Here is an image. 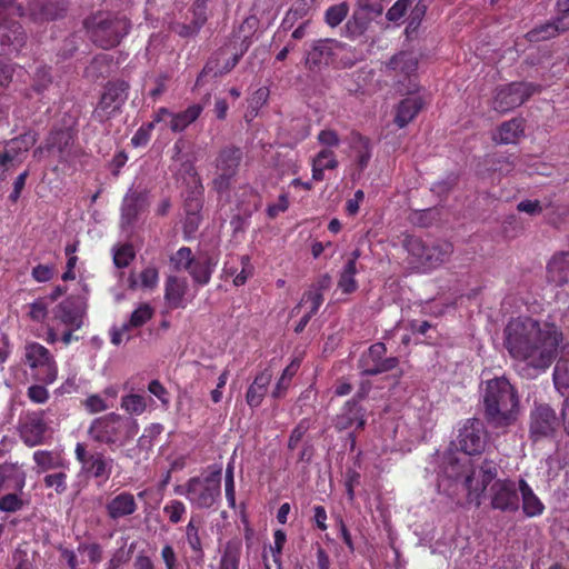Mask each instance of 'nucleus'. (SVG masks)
I'll use <instances>...</instances> for the list:
<instances>
[{"label":"nucleus","mask_w":569,"mask_h":569,"mask_svg":"<svg viewBox=\"0 0 569 569\" xmlns=\"http://www.w3.org/2000/svg\"><path fill=\"white\" fill-rule=\"evenodd\" d=\"M352 150L355 152V164L359 172L363 171L370 161L371 158V148L369 140L357 136L353 138Z\"/></svg>","instance_id":"nucleus-36"},{"label":"nucleus","mask_w":569,"mask_h":569,"mask_svg":"<svg viewBox=\"0 0 569 569\" xmlns=\"http://www.w3.org/2000/svg\"><path fill=\"white\" fill-rule=\"evenodd\" d=\"M365 423L363 409L355 400L346 402L335 421L338 430L361 429Z\"/></svg>","instance_id":"nucleus-22"},{"label":"nucleus","mask_w":569,"mask_h":569,"mask_svg":"<svg viewBox=\"0 0 569 569\" xmlns=\"http://www.w3.org/2000/svg\"><path fill=\"white\" fill-rule=\"evenodd\" d=\"M349 7L346 2L330 7L325 14V20L330 27H337L347 17Z\"/></svg>","instance_id":"nucleus-46"},{"label":"nucleus","mask_w":569,"mask_h":569,"mask_svg":"<svg viewBox=\"0 0 569 569\" xmlns=\"http://www.w3.org/2000/svg\"><path fill=\"white\" fill-rule=\"evenodd\" d=\"M44 483L49 488H54L57 492L61 493L67 489V476L63 472L48 475L44 478Z\"/></svg>","instance_id":"nucleus-57"},{"label":"nucleus","mask_w":569,"mask_h":569,"mask_svg":"<svg viewBox=\"0 0 569 569\" xmlns=\"http://www.w3.org/2000/svg\"><path fill=\"white\" fill-rule=\"evenodd\" d=\"M220 475L221 470L218 469L204 478L193 477L184 487L179 486L174 491L186 496L198 508H210L220 497Z\"/></svg>","instance_id":"nucleus-8"},{"label":"nucleus","mask_w":569,"mask_h":569,"mask_svg":"<svg viewBox=\"0 0 569 569\" xmlns=\"http://www.w3.org/2000/svg\"><path fill=\"white\" fill-rule=\"evenodd\" d=\"M387 68L396 74H403L410 78L418 68V56L409 51L399 52L390 59Z\"/></svg>","instance_id":"nucleus-30"},{"label":"nucleus","mask_w":569,"mask_h":569,"mask_svg":"<svg viewBox=\"0 0 569 569\" xmlns=\"http://www.w3.org/2000/svg\"><path fill=\"white\" fill-rule=\"evenodd\" d=\"M83 406L88 412L98 413L111 408L112 403H109L100 395H91L83 401Z\"/></svg>","instance_id":"nucleus-52"},{"label":"nucleus","mask_w":569,"mask_h":569,"mask_svg":"<svg viewBox=\"0 0 569 569\" xmlns=\"http://www.w3.org/2000/svg\"><path fill=\"white\" fill-rule=\"evenodd\" d=\"M159 274L154 267H147L138 276L131 274L129 278V286L132 289H151L158 283Z\"/></svg>","instance_id":"nucleus-37"},{"label":"nucleus","mask_w":569,"mask_h":569,"mask_svg":"<svg viewBox=\"0 0 569 569\" xmlns=\"http://www.w3.org/2000/svg\"><path fill=\"white\" fill-rule=\"evenodd\" d=\"M519 495L521 496L522 512L529 517H539L545 511V505L533 492L532 488L525 479H519Z\"/></svg>","instance_id":"nucleus-26"},{"label":"nucleus","mask_w":569,"mask_h":569,"mask_svg":"<svg viewBox=\"0 0 569 569\" xmlns=\"http://www.w3.org/2000/svg\"><path fill=\"white\" fill-rule=\"evenodd\" d=\"M79 551L86 553L92 563H98L102 560V548L98 543L80 545Z\"/></svg>","instance_id":"nucleus-58"},{"label":"nucleus","mask_w":569,"mask_h":569,"mask_svg":"<svg viewBox=\"0 0 569 569\" xmlns=\"http://www.w3.org/2000/svg\"><path fill=\"white\" fill-rule=\"evenodd\" d=\"M186 506L179 500H171L163 507V512L168 516L172 523H178L182 520L186 513Z\"/></svg>","instance_id":"nucleus-51"},{"label":"nucleus","mask_w":569,"mask_h":569,"mask_svg":"<svg viewBox=\"0 0 569 569\" xmlns=\"http://www.w3.org/2000/svg\"><path fill=\"white\" fill-rule=\"evenodd\" d=\"M153 309L148 303L140 305L130 316L127 325L130 328H139L151 319Z\"/></svg>","instance_id":"nucleus-45"},{"label":"nucleus","mask_w":569,"mask_h":569,"mask_svg":"<svg viewBox=\"0 0 569 569\" xmlns=\"http://www.w3.org/2000/svg\"><path fill=\"white\" fill-rule=\"evenodd\" d=\"M201 111L202 107L199 104L190 106L179 113H172L167 108H160L154 114V122L168 126L173 132H180L196 121Z\"/></svg>","instance_id":"nucleus-18"},{"label":"nucleus","mask_w":569,"mask_h":569,"mask_svg":"<svg viewBox=\"0 0 569 569\" xmlns=\"http://www.w3.org/2000/svg\"><path fill=\"white\" fill-rule=\"evenodd\" d=\"M137 214V199L133 194H127L122 204V218L130 222Z\"/></svg>","instance_id":"nucleus-61"},{"label":"nucleus","mask_w":569,"mask_h":569,"mask_svg":"<svg viewBox=\"0 0 569 569\" xmlns=\"http://www.w3.org/2000/svg\"><path fill=\"white\" fill-rule=\"evenodd\" d=\"M12 562L16 569H32V559L28 550L24 548H17L12 556Z\"/></svg>","instance_id":"nucleus-53"},{"label":"nucleus","mask_w":569,"mask_h":569,"mask_svg":"<svg viewBox=\"0 0 569 569\" xmlns=\"http://www.w3.org/2000/svg\"><path fill=\"white\" fill-rule=\"evenodd\" d=\"M164 299L172 309L186 308L191 300L187 279L178 276L168 277L164 286Z\"/></svg>","instance_id":"nucleus-20"},{"label":"nucleus","mask_w":569,"mask_h":569,"mask_svg":"<svg viewBox=\"0 0 569 569\" xmlns=\"http://www.w3.org/2000/svg\"><path fill=\"white\" fill-rule=\"evenodd\" d=\"M73 136L70 129H61L51 133L46 149L48 152L57 150L59 157L63 159L67 148L72 143Z\"/></svg>","instance_id":"nucleus-35"},{"label":"nucleus","mask_w":569,"mask_h":569,"mask_svg":"<svg viewBox=\"0 0 569 569\" xmlns=\"http://www.w3.org/2000/svg\"><path fill=\"white\" fill-rule=\"evenodd\" d=\"M23 491H6L0 493V511L17 512L24 506Z\"/></svg>","instance_id":"nucleus-41"},{"label":"nucleus","mask_w":569,"mask_h":569,"mask_svg":"<svg viewBox=\"0 0 569 569\" xmlns=\"http://www.w3.org/2000/svg\"><path fill=\"white\" fill-rule=\"evenodd\" d=\"M90 38L103 49L112 48L128 33L130 23L126 17L99 12L86 21Z\"/></svg>","instance_id":"nucleus-5"},{"label":"nucleus","mask_w":569,"mask_h":569,"mask_svg":"<svg viewBox=\"0 0 569 569\" xmlns=\"http://www.w3.org/2000/svg\"><path fill=\"white\" fill-rule=\"evenodd\" d=\"M547 279L556 286H562L569 279V253L555 254L547 266Z\"/></svg>","instance_id":"nucleus-28"},{"label":"nucleus","mask_w":569,"mask_h":569,"mask_svg":"<svg viewBox=\"0 0 569 569\" xmlns=\"http://www.w3.org/2000/svg\"><path fill=\"white\" fill-rule=\"evenodd\" d=\"M76 458L81 465V472L107 481L110 478L113 460L102 452H88L86 446L78 442L74 449Z\"/></svg>","instance_id":"nucleus-12"},{"label":"nucleus","mask_w":569,"mask_h":569,"mask_svg":"<svg viewBox=\"0 0 569 569\" xmlns=\"http://www.w3.org/2000/svg\"><path fill=\"white\" fill-rule=\"evenodd\" d=\"M37 141L36 134L33 132H27L21 134L12 140H10L6 147L4 151L16 161L20 162L21 154L27 152L31 147L34 146Z\"/></svg>","instance_id":"nucleus-33"},{"label":"nucleus","mask_w":569,"mask_h":569,"mask_svg":"<svg viewBox=\"0 0 569 569\" xmlns=\"http://www.w3.org/2000/svg\"><path fill=\"white\" fill-rule=\"evenodd\" d=\"M26 486V472L17 463H3L0 466V493L6 491H23Z\"/></svg>","instance_id":"nucleus-23"},{"label":"nucleus","mask_w":569,"mask_h":569,"mask_svg":"<svg viewBox=\"0 0 569 569\" xmlns=\"http://www.w3.org/2000/svg\"><path fill=\"white\" fill-rule=\"evenodd\" d=\"M121 408L130 415H141L147 409V399L141 395H127L121 399Z\"/></svg>","instance_id":"nucleus-43"},{"label":"nucleus","mask_w":569,"mask_h":569,"mask_svg":"<svg viewBox=\"0 0 569 569\" xmlns=\"http://www.w3.org/2000/svg\"><path fill=\"white\" fill-rule=\"evenodd\" d=\"M338 161L335 157L333 151L329 149H322L311 160L312 167V179L315 181H321L325 178V170L336 169Z\"/></svg>","instance_id":"nucleus-32"},{"label":"nucleus","mask_w":569,"mask_h":569,"mask_svg":"<svg viewBox=\"0 0 569 569\" xmlns=\"http://www.w3.org/2000/svg\"><path fill=\"white\" fill-rule=\"evenodd\" d=\"M127 99L124 83H109L94 110L96 116L106 120L114 114Z\"/></svg>","instance_id":"nucleus-17"},{"label":"nucleus","mask_w":569,"mask_h":569,"mask_svg":"<svg viewBox=\"0 0 569 569\" xmlns=\"http://www.w3.org/2000/svg\"><path fill=\"white\" fill-rule=\"evenodd\" d=\"M82 326V313L70 300H64L52 309L47 322V341L54 343L62 328L79 329Z\"/></svg>","instance_id":"nucleus-11"},{"label":"nucleus","mask_w":569,"mask_h":569,"mask_svg":"<svg viewBox=\"0 0 569 569\" xmlns=\"http://www.w3.org/2000/svg\"><path fill=\"white\" fill-rule=\"evenodd\" d=\"M358 12L357 14H363L366 19H371L382 13V6L378 1L371 0H357Z\"/></svg>","instance_id":"nucleus-49"},{"label":"nucleus","mask_w":569,"mask_h":569,"mask_svg":"<svg viewBox=\"0 0 569 569\" xmlns=\"http://www.w3.org/2000/svg\"><path fill=\"white\" fill-rule=\"evenodd\" d=\"M33 460L41 472L63 467V458L56 451L38 450L33 453Z\"/></svg>","instance_id":"nucleus-39"},{"label":"nucleus","mask_w":569,"mask_h":569,"mask_svg":"<svg viewBox=\"0 0 569 569\" xmlns=\"http://www.w3.org/2000/svg\"><path fill=\"white\" fill-rule=\"evenodd\" d=\"M533 92L529 83L516 82L498 88L492 101V107L498 112H508L522 104Z\"/></svg>","instance_id":"nucleus-14"},{"label":"nucleus","mask_w":569,"mask_h":569,"mask_svg":"<svg viewBox=\"0 0 569 569\" xmlns=\"http://www.w3.org/2000/svg\"><path fill=\"white\" fill-rule=\"evenodd\" d=\"M323 302V297L321 292V288H313L307 291L298 307H296L292 312H296L301 306H308V312L309 315L313 316L320 308V306Z\"/></svg>","instance_id":"nucleus-44"},{"label":"nucleus","mask_w":569,"mask_h":569,"mask_svg":"<svg viewBox=\"0 0 569 569\" xmlns=\"http://www.w3.org/2000/svg\"><path fill=\"white\" fill-rule=\"evenodd\" d=\"M410 7V0H398L387 12V19L398 22L403 18Z\"/></svg>","instance_id":"nucleus-54"},{"label":"nucleus","mask_w":569,"mask_h":569,"mask_svg":"<svg viewBox=\"0 0 569 569\" xmlns=\"http://www.w3.org/2000/svg\"><path fill=\"white\" fill-rule=\"evenodd\" d=\"M47 425L43 412H32L26 416L20 426V436L26 445L34 447L40 445L44 438Z\"/></svg>","instance_id":"nucleus-21"},{"label":"nucleus","mask_w":569,"mask_h":569,"mask_svg":"<svg viewBox=\"0 0 569 569\" xmlns=\"http://www.w3.org/2000/svg\"><path fill=\"white\" fill-rule=\"evenodd\" d=\"M200 207H201L200 200L197 198L192 199L189 203H187L188 216L186 219V229L189 232L194 231L199 226L200 216H199L198 211H199Z\"/></svg>","instance_id":"nucleus-48"},{"label":"nucleus","mask_w":569,"mask_h":569,"mask_svg":"<svg viewBox=\"0 0 569 569\" xmlns=\"http://www.w3.org/2000/svg\"><path fill=\"white\" fill-rule=\"evenodd\" d=\"M186 537L190 548L194 551L201 550V540L199 537L198 526L194 523L193 519L189 521L186 527Z\"/></svg>","instance_id":"nucleus-55"},{"label":"nucleus","mask_w":569,"mask_h":569,"mask_svg":"<svg viewBox=\"0 0 569 569\" xmlns=\"http://www.w3.org/2000/svg\"><path fill=\"white\" fill-rule=\"evenodd\" d=\"M406 250L410 262L423 272L438 268L446 262L452 253V246L446 241H438L427 244L417 237H407Z\"/></svg>","instance_id":"nucleus-6"},{"label":"nucleus","mask_w":569,"mask_h":569,"mask_svg":"<svg viewBox=\"0 0 569 569\" xmlns=\"http://www.w3.org/2000/svg\"><path fill=\"white\" fill-rule=\"evenodd\" d=\"M154 124H157V122H154V119H153L147 126L141 127L136 132V134L132 137V139H131L132 144H134L136 147L146 144L150 138V131L153 129Z\"/></svg>","instance_id":"nucleus-62"},{"label":"nucleus","mask_w":569,"mask_h":569,"mask_svg":"<svg viewBox=\"0 0 569 569\" xmlns=\"http://www.w3.org/2000/svg\"><path fill=\"white\" fill-rule=\"evenodd\" d=\"M426 104L421 96H412L402 99L396 109L395 123L402 129L408 126Z\"/></svg>","instance_id":"nucleus-24"},{"label":"nucleus","mask_w":569,"mask_h":569,"mask_svg":"<svg viewBox=\"0 0 569 569\" xmlns=\"http://www.w3.org/2000/svg\"><path fill=\"white\" fill-rule=\"evenodd\" d=\"M562 340L555 323L528 316L511 318L503 330V346L511 359L536 372H545L551 366Z\"/></svg>","instance_id":"nucleus-2"},{"label":"nucleus","mask_w":569,"mask_h":569,"mask_svg":"<svg viewBox=\"0 0 569 569\" xmlns=\"http://www.w3.org/2000/svg\"><path fill=\"white\" fill-rule=\"evenodd\" d=\"M24 362L34 371V378L46 385H52L58 378V366L52 353L39 342H27L23 352Z\"/></svg>","instance_id":"nucleus-9"},{"label":"nucleus","mask_w":569,"mask_h":569,"mask_svg":"<svg viewBox=\"0 0 569 569\" xmlns=\"http://www.w3.org/2000/svg\"><path fill=\"white\" fill-rule=\"evenodd\" d=\"M27 316L33 322L43 323L47 327V322L51 318L49 317L48 302L40 298L27 305Z\"/></svg>","instance_id":"nucleus-40"},{"label":"nucleus","mask_w":569,"mask_h":569,"mask_svg":"<svg viewBox=\"0 0 569 569\" xmlns=\"http://www.w3.org/2000/svg\"><path fill=\"white\" fill-rule=\"evenodd\" d=\"M272 373L270 370L266 369L254 378L253 382L248 388L246 400L247 403L252 407H259L263 400L264 395L267 393L268 386L271 381Z\"/></svg>","instance_id":"nucleus-29"},{"label":"nucleus","mask_w":569,"mask_h":569,"mask_svg":"<svg viewBox=\"0 0 569 569\" xmlns=\"http://www.w3.org/2000/svg\"><path fill=\"white\" fill-rule=\"evenodd\" d=\"M22 14V8L13 2L0 3V54L18 52L24 43V33L16 21H9V14Z\"/></svg>","instance_id":"nucleus-10"},{"label":"nucleus","mask_w":569,"mask_h":569,"mask_svg":"<svg viewBox=\"0 0 569 569\" xmlns=\"http://www.w3.org/2000/svg\"><path fill=\"white\" fill-rule=\"evenodd\" d=\"M133 257L134 251L130 244H122L113 251V262L118 268L127 267Z\"/></svg>","instance_id":"nucleus-50"},{"label":"nucleus","mask_w":569,"mask_h":569,"mask_svg":"<svg viewBox=\"0 0 569 569\" xmlns=\"http://www.w3.org/2000/svg\"><path fill=\"white\" fill-rule=\"evenodd\" d=\"M192 22L200 29L207 20L204 0H197L194 2L192 8Z\"/></svg>","instance_id":"nucleus-64"},{"label":"nucleus","mask_w":569,"mask_h":569,"mask_svg":"<svg viewBox=\"0 0 569 569\" xmlns=\"http://www.w3.org/2000/svg\"><path fill=\"white\" fill-rule=\"evenodd\" d=\"M138 431L136 420L112 412L94 419L88 432L94 441L114 449L131 441Z\"/></svg>","instance_id":"nucleus-4"},{"label":"nucleus","mask_w":569,"mask_h":569,"mask_svg":"<svg viewBox=\"0 0 569 569\" xmlns=\"http://www.w3.org/2000/svg\"><path fill=\"white\" fill-rule=\"evenodd\" d=\"M148 390L151 395L157 397L164 407L169 406V393L158 380H152L148 386Z\"/></svg>","instance_id":"nucleus-60"},{"label":"nucleus","mask_w":569,"mask_h":569,"mask_svg":"<svg viewBox=\"0 0 569 569\" xmlns=\"http://www.w3.org/2000/svg\"><path fill=\"white\" fill-rule=\"evenodd\" d=\"M241 262V271L234 274L233 283L234 286H242L247 282V280L252 274V267L250 264V259L248 256H242L240 259Z\"/></svg>","instance_id":"nucleus-56"},{"label":"nucleus","mask_w":569,"mask_h":569,"mask_svg":"<svg viewBox=\"0 0 569 569\" xmlns=\"http://www.w3.org/2000/svg\"><path fill=\"white\" fill-rule=\"evenodd\" d=\"M54 273V269L48 264H39L32 269V278L38 282L49 281Z\"/></svg>","instance_id":"nucleus-63"},{"label":"nucleus","mask_w":569,"mask_h":569,"mask_svg":"<svg viewBox=\"0 0 569 569\" xmlns=\"http://www.w3.org/2000/svg\"><path fill=\"white\" fill-rule=\"evenodd\" d=\"M357 273V267L352 261H347L343 266L340 278L338 282V287L345 292L350 293L357 289V281L355 276Z\"/></svg>","instance_id":"nucleus-42"},{"label":"nucleus","mask_w":569,"mask_h":569,"mask_svg":"<svg viewBox=\"0 0 569 569\" xmlns=\"http://www.w3.org/2000/svg\"><path fill=\"white\" fill-rule=\"evenodd\" d=\"M386 347L383 343L372 345L360 359L359 367L365 375H378L393 369L398 360L395 357L383 358Z\"/></svg>","instance_id":"nucleus-16"},{"label":"nucleus","mask_w":569,"mask_h":569,"mask_svg":"<svg viewBox=\"0 0 569 569\" xmlns=\"http://www.w3.org/2000/svg\"><path fill=\"white\" fill-rule=\"evenodd\" d=\"M438 489L450 497L466 491L468 501L476 506H480L487 491L490 506L502 512H516L520 506L519 480L498 479V467L492 461L470 469L467 458L461 460L452 453L443 456L438 472Z\"/></svg>","instance_id":"nucleus-1"},{"label":"nucleus","mask_w":569,"mask_h":569,"mask_svg":"<svg viewBox=\"0 0 569 569\" xmlns=\"http://www.w3.org/2000/svg\"><path fill=\"white\" fill-rule=\"evenodd\" d=\"M487 433L479 420H468L459 430L457 445L468 456L479 455L485 450Z\"/></svg>","instance_id":"nucleus-15"},{"label":"nucleus","mask_w":569,"mask_h":569,"mask_svg":"<svg viewBox=\"0 0 569 569\" xmlns=\"http://www.w3.org/2000/svg\"><path fill=\"white\" fill-rule=\"evenodd\" d=\"M337 43L331 40L317 41L307 53L306 64L308 68L316 69L328 64L331 61Z\"/></svg>","instance_id":"nucleus-25"},{"label":"nucleus","mask_w":569,"mask_h":569,"mask_svg":"<svg viewBox=\"0 0 569 569\" xmlns=\"http://www.w3.org/2000/svg\"><path fill=\"white\" fill-rule=\"evenodd\" d=\"M553 382L557 389L569 388V343L562 346L553 371Z\"/></svg>","instance_id":"nucleus-34"},{"label":"nucleus","mask_w":569,"mask_h":569,"mask_svg":"<svg viewBox=\"0 0 569 569\" xmlns=\"http://www.w3.org/2000/svg\"><path fill=\"white\" fill-rule=\"evenodd\" d=\"M558 34L555 23H545L527 33V38L531 42L548 40Z\"/></svg>","instance_id":"nucleus-47"},{"label":"nucleus","mask_w":569,"mask_h":569,"mask_svg":"<svg viewBox=\"0 0 569 569\" xmlns=\"http://www.w3.org/2000/svg\"><path fill=\"white\" fill-rule=\"evenodd\" d=\"M241 160V151L230 148L221 151L217 159V174L214 187L218 191L228 188L229 180L234 176Z\"/></svg>","instance_id":"nucleus-19"},{"label":"nucleus","mask_w":569,"mask_h":569,"mask_svg":"<svg viewBox=\"0 0 569 569\" xmlns=\"http://www.w3.org/2000/svg\"><path fill=\"white\" fill-rule=\"evenodd\" d=\"M170 263L177 271H188L196 284L206 286L218 264V258L207 252L193 254L190 248L182 247L171 256Z\"/></svg>","instance_id":"nucleus-7"},{"label":"nucleus","mask_w":569,"mask_h":569,"mask_svg":"<svg viewBox=\"0 0 569 569\" xmlns=\"http://www.w3.org/2000/svg\"><path fill=\"white\" fill-rule=\"evenodd\" d=\"M28 397L34 403H44L49 399V392L41 385H32L28 388Z\"/></svg>","instance_id":"nucleus-59"},{"label":"nucleus","mask_w":569,"mask_h":569,"mask_svg":"<svg viewBox=\"0 0 569 569\" xmlns=\"http://www.w3.org/2000/svg\"><path fill=\"white\" fill-rule=\"evenodd\" d=\"M485 413L496 428L515 423L520 413V400L515 387L505 377L490 379L483 389Z\"/></svg>","instance_id":"nucleus-3"},{"label":"nucleus","mask_w":569,"mask_h":569,"mask_svg":"<svg viewBox=\"0 0 569 569\" xmlns=\"http://www.w3.org/2000/svg\"><path fill=\"white\" fill-rule=\"evenodd\" d=\"M137 510V502L130 492H121L112 498L107 505L108 516L113 519H120L131 516Z\"/></svg>","instance_id":"nucleus-27"},{"label":"nucleus","mask_w":569,"mask_h":569,"mask_svg":"<svg viewBox=\"0 0 569 569\" xmlns=\"http://www.w3.org/2000/svg\"><path fill=\"white\" fill-rule=\"evenodd\" d=\"M523 131V121L521 119H512L503 122L493 133L492 139L501 144L517 143Z\"/></svg>","instance_id":"nucleus-31"},{"label":"nucleus","mask_w":569,"mask_h":569,"mask_svg":"<svg viewBox=\"0 0 569 569\" xmlns=\"http://www.w3.org/2000/svg\"><path fill=\"white\" fill-rule=\"evenodd\" d=\"M241 542L238 539L228 541L222 551L220 569H238Z\"/></svg>","instance_id":"nucleus-38"},{"label":"nucleus","mask_w":569,"mask_h":569,"mask_svg":"<svg viewBox=\"0 0 569 569\" xmlns=\"http://www.w3.org/2000/svg\"><path fill=\"white\" fill-rule=\"evenodd\" d=\"M559 429V420L555 410L546 405H536L530 413V437L538 441L553 437Z\"/></svg>","instance_id":"nucleus-13"}]
</instances>
